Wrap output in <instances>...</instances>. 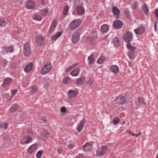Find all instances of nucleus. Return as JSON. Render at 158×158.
<instances>
[{"mask_svg":"<svg viewBox=\"0 0 158 158\" xmlns=\"http://www.w3.org/2000/svg\"><path fill=\"white\" fill-rule=\"evenodd\" d=\"M4 51L6 53L11 52L13 51L14 48L12 46L6 47L4 48Z\"/></svg>","mask_w":158,"mask_h":158,"instance_id":"a878e982","label":"nucleus"},{"mask_svg":"<svg viewBox=\"0 0 158 158\" xmlns=\"http://www.w3.org/2000/svg\"><path fill=\"white\" fill-rule=\"evenodd\" d=\"M142 10L145 14H147L148 12V9L146 4H144L142 8Z\"/></svg>","mask_w":158,"mask_h":158,"instance_id":"f704fd0d","label":"nucleus"},{"mask_svg":"<svg viewBox=\"0 0 158 158\" xmlns=\"http://www.w3.org/2000/svg\"><path fill=\"white\" fill-rule=\"evenodd\" d=\"M40 14L44 15H47L48 14V11L47 10L45 9L40 11Z\"/></svg>","mask_w":158,"mask_h":158,"instance_id":"c03bdc74","label":"nucleus"},{"mask_svg":"<svg viewBox=\"0 0 158 158\" xmlns=\"http://www.w3.org/2000/svg\"><path fill=\"white\" fill-rule=\"evenodd\" d=\"M79 39V34L78 32H75L73 36L72 41L73 43L76 44Z\"/></svg>","mask_w":158,"mask_h":158,"instance_id":"4468645a","label":"nucleus"},{"mask_svg":"<svg viewBox=\"0 0 158 158\" xmlns=\"http://www.w3.org/2000/svg\"><path fill=\"white\" fill-rule=\"evenodd\" d=\"M142 134V133L140 132H139L138 134H135L136 135H135V136H136V137H138V136H139V135H141V134Z\"/></svg>","mask_w":158,"mask_h":158,"instance_id":"680f3d73","label":"nucleus"},{"mask_svg":"<svg viewBox=\"0 0 158 158\" xmlns=\"http://www.w3.org/2000/svg\"><path fill=\"white\" fill-rule=\"evenodd\" d=\"M138 101L139 103L142 105H144L145 102L144 99L142 97H139L138 98Z\"/></svg>","mask_w":158,"mask_h":158,"instance_id":"ea45409f","label":"nucleus"},{"mask_svg":"<svg viewBox=\"0 0 158 158\" xmlns=\"http://www.w3.org/2000/svg\"><path fill=\"white\" fill-rule=\"evenodd\" d=\"M82 156L83 155L82 154H79L76 157V158H81Z\"/></svg>","mask_w":158,"mask_h":158,"instance_id":"052dcab7","label":"nucleus"},{"mask_svg":"<svg viewBox=\"0 0 158 158\" xmlns=\"http://www.w3.org/2000/svg\"><path fill=\"white\" fill-rule=\"evenodd\" d=\"M19 105L14 104L10 108V110L12 112H14L17 110L19 108Z\"/></svg>","mask_w":158,"mask_h":158,"instance_id":"5701e85b","label":"nucleus"},{"mask_svg":"<svg viewBox=\"0 0 158 158\" xmlns=\"http://www.w3.org/2000/svg\"><path fill=\"white\" fill-rule=\"evenodd\" d=\"M19 114L20 117L22 118H24L27 116V114L22 111H20L19 113Z\"/></svg>","mask_w":158,"mask_h":158,"instance_id":"58836bf2","label":"nucleus"},{"mask_svg":"<svg viewBox=\"0 0 158 158\" xmlns=\"http://www.w3.org/2000/svg\"><path fill=\"white\" fill-rule=\"evenodd\" d=\"M119 68L118 66L116 65H113L110 67V70L114 74L117 73L119 71Z\"/></svg>","mask_w":158,"mask_h":158,"instance_id":"6ab92c4d","label":"nucleus"},{"mask_svg":"<svg viewBox=\"0 0 158 158\" xmlns=\"http://www.w3.org/2000/svg\"><path fill=\"white\" fill-rule=\"evenodd\" d=\"M156 158H158V154L156 156Z\"/></svg>","mask_w":158,"mask_h":158,"instance_id":"338daca9","label":"nucleus"},{"mask_svg":"<svg viewBox=\"0 0 158 158\" xmlns=\"http://www.w3.org/2000/svg\"><path fill=\"white\" fill-rule=\"evenodd\" d=\"M36 40L37 44L39 45L42 44L44 41V38L41 35H37L36 38Z\"/></svg>","mask_w":158,"mask_h":158,"instance_id":"f3484780","label":"nucleus"},{"mask_svg":"<svg viewBox=\"0 0 158 158\" xmlns=\"http://www.w3.org/2000/svg\"><path fill=\"white\" fill-rule=\"evenodd\" d=\"M6 25V22L5 20L2 19L0 20V27H5Z\"/></svg>","mask_w":158,"mask_h":158,"instance_id":"4c0bfd02","label":"nucleus"},{"mask_svg":"<svg viewBox=\"0 0 158 158\" xmlns=\"http://www.w3.org/2000/svg\"><path fill=\"white\" fill-rule=\"evenodd\" d=\"M77 65V64H75L70 66L68 67L67 69H66L65 70V72H67L71 70H72L73 68L75 67Z\"/></svg>","mask_w":158,"mask_h":158,"instance_id":"c9c22d12","label":"nucleus"},{"mask_svg":"<svg viewBox=\"0 0 158 158\" xmlns=\"http://www.w3.org/2000/svg\"><path fill=\"white\" fill-rule=\"evenodd\" d=\"M8 127V124L6 123H2L0 125V127H1L2 128H4L5 129H6Z\"/></svg>","mask_w":158,"mask_h":158,"instance_id":"de8ad7c7","label":"nucleus"},{"mask_svg":"<svg viewBox=\"0 0 158 158\" xmlns=\"http://www.w3.org/2000/svg\"><path fill=\"white\" fill-rule=\"evenodd\" d=\"M67 146L69 148L71 149L74 147L73 143L71 142Z\"/></svg>","mask_w":158,"mask_h":158,"instance_id":"5fc2aeb1","label":"nucleus"},{"mask_svg":"<svg viewBox=\"0 0 158 158\" xmlns=\"http://www.w3.org/2000/svg\"><path fill=\"white\" fill-rule=\"evenodd\" d=\"M38 88L36 86H32L30 88V91L32 93H36L38 91Z\"/></svg>","mask_w":158,"mask_h":158,"instance_id":"7c9ffc66","label":"nucleus"},{"mask_svg":"<svg viewBox=\"0 0 158 158\" xmlns=\"http://www.w3.org/2000/svg\"><path fill=\"white\" fill-rule=\"evenodd\" d=\"M79 72L80 69H76L71 72V74L73 77H76L79 74Z\"/></svg>","mask_w":158,"mask_h":158,"instance_id":"bb28decb","label":"nucleus"},{"mask_svg":"<svg viewBox=\"0 0 158 158\" xmlns=\"http://www.w3.org/2000/svg\"><path fill=\"white\" fill-rule=\"evenodd\" d=\"M113 42L114 43H116V44H114L115 45L117 46L119 44V39L117 37L114 38V39H113Z\"/></svg>","mask_w":158,"mask_h":158,"instance_id":"a18cd8bd","label":"nucleus"},{"mask_svg":"<svg viewBox=\"0 0 158 158\" xmlns=\"http://www.w3.org/2000/svg\"><path fill=\"white\" fill-rule=\"evenodd\" d=\"M33 67L32 63H31L26 65V66L24 69L25 72H28L30 71L32 69Z\"/></svg>","mask_w":158,"mask_h":158,"instance_id":"c85d7f7f","label":"nucleus"},{"mask_svg":"<svg viewBox=\"0 0 158 158\" xmlns=\"http://www.w3.org/2000/svg\"><path fill=\"white\" fill-rule=\"evenodd\" d=\"M41 137L44 140H46L47 138L49 137V134L46 131H44L41 134Z\"/></svg>","mask_w":158,"mask_h":158,"instance_id":"c756f323","label":"nucleus"},{"mask_svg":"<svg viewBox=\"0 0 158 158\" xmlns=\"http://www.w3.org/2000/svg\"><path fill=\"white\" fill-rule=\"evenodd\" d=\"M76 10L78 14L80 15H82L85 13V8L81 5L77 6L76 7Z\"/></svg>","mask_w":158,"mask_h":158,"instance_id":"9d476101","label":"nucleus"},{"mask_svg":"<svg viewBox=\"0 0 158 158\" xmlns=\"http://www.w3.org/2000/svg\"><path fill=\"white\" fill-rule=\"evenodd\" d=\"M62 32L61 31H59L57 32L56 35L51 36V39L54 40H56L57 38H59L62 35Z\"/></svg>","mask_w":158,"mask_h":158,"instance_id":"b1692460","label":"nucleus"},{"mask_svg":"<svg viewBox=\"0 0 158 158\" xmlns=\"http://www.w3.org/2000/svg\"><path fill=\"white\" fill-rule=\"evenodd\" d=\"M154 27H155V30L156 31V28H157V26H156V25H155V26H154Z\"/></svg>","mask_w":158,"mask_h":158,"instance_id":"0e129e2a","label":"nucleus"},{"mask_svg":"<svg viewBox=\"0 0 158 158\" xmlns=\"http://www.w3.org/2000/svg\"><path fill=\"white\" fill-rule=\"evenodd\" d=\"M119 121V119L118 117H116L114 118L113 121V123L114 125L118 124Z\"/></svg>","mask_w":158,"mask_h":158,"instance_id":"37998d69","label":"nucleus"},{"mask_svg":"<svg viewBox=\"0 0 158 158\" xmlns=\"http://www.w3.org/2000/svg\"><path fill=\"white\" fill-rule=\"evenodd\" d=\"M107 148L106 146H103L98 149L97 152V154L98 156L101 157L103 156L105 153Z\"/></svg>","mask_w":158,"mask_h":158,"instance_id":"0eeeda50","label":"nucleus"},{"mask_svg":"<svg viewBox=\"0 0 158 158\" xmlns=\"http://www.w3.org/2000/svg\"><path fill=\"white\" fill-rule=\"evenodd\" d=\"M50 83V80L48 78H44L43 81V84L45 86L48 87Z\"/></svg>","mask_w":158,"mask_h":158,"instance_id":"473e14b6","label":"nucleus"},{"mask_svg":"<svg viewBox=\"0 0 158 158\" xmlns=\"http://www.w3.org/2000/svg\"><path fill=\"white\" fill-rule=\"evenodd\" d=\"M17 91L16 89H14L11 91V95H12L11 98L13 97L14 96L15 94H16L17 93Z\"/></svg>","mask_w":158,"mask_h":158,"instance_id":"603ef678","label":"nucleus"},{"mask_svg":"<svg viewBox=\"0 0 158 158\" xmlns=\"http://www.w3.org/2000/svg\"><path fill=\"white\" fill-rule=\"evenodd\" d=\"M85 122V119L84 118L80 122L77 128V130L78 132H80L81 131L83 127Z\"/></svg>","mask_w":158,"mask_h":158,"instance_id":"dca6fc26","label":"nucleus"},{"mask_svg":"<svg viewBox=\"0 0 158 158\" xmlns=\"http://www.w3.org/2000/svg\"><path fill=\"white\" fill-rule=\"evenodd\" d=\"M123 23L120 20H116L114 22L113 26L116 29H120L123 26Z\"/></svg>","mask_w":158,"mask_h":158,"instance_id":"ddd939ff","label":"nucleus"},{"mask_svg":"<svg viewBox=\"0 0 158 158\" xmlns=\"http://www.w3.org/2000/svg\"><path fill=\"white\" fill-rule=\"evenodd\" d=\"M127 132L128 134L132 135V136H135V134L132 133L131 131H127Z\"/></svg>","mask_w":158,"mask_h":158,"instance_id":"bf43d9fd","label":"nucleus"},{"mask_svg":"<svg viewBox=\"0 0 158 158\" xmlns=\"http://www.w3.org/2000/svg\"><path fill=\"white\" fill-rule=\"evenodd\" d=\"M85 80V77H82L79 78L77 81V83L78 85H82L84 84Z\"/></svg>","mask_w":158,"mask_h":158,"instance_id":"393cba45","label":"nucleus"},{"mask_svg":"<svg viewBox=\"0 0 158 158\" xmlns=\"http://www.w3.org/2000/svg\"><path fill=\"white\" fill-rule=\"evenodd\" d=\"M81 23L80 20L78 19L73 20L70 23L69 28L71 30L75 29L80 26Z\"/></svg>","mask_w":158,"mask_h":158,"instance_id":"f03ea898","label":"nucleus"},{"mask_svg":"<svg viewBox=\"0 0 158 158\" xmlns=\"http://www.w3.org/2000/svg\"><path fill=\"white\" fill-rule=\"evenodd\" d=\"M106 58L104 56H101L97 60V63L98 64H102L104 63L105 60Z\"/></svg>","mask_w":158,"mask_h":158,"instance_id":"72a5a7b5","label":"nucleus"},{"mask_svg":"<svg viewBox=\"0 0 158 158\" xmlns=\"http://www.w3.org/2000/svg\"><path fill=\"white\" fill-rule=\"evenodd\" d=\"M62 148L61 147H59L57 150L58 153L61 154L62 153Z\"/></svg>","mask_w":158,"mask_h":158,"instance_id":"864d4df0","label":"nucleus"},{"mask_svg":"<svg viewBox=\"0 0 158 158\" xmlns=\"http://www.w3.org/2000/svg\"><path fill=\"white\" fill-rule=\"evenodd\" d=\"M126 123V122L125 121H123L122 123V125H123L124 124H125Z\"/></svg>","mask_w":158,"mask_h":158,"instance_id":"69168bd1","label":"nucleus"},{"mask_svg":"<svg viewBox=\"0 0 158 158\" xmlns=\"http://www.w3.org/2000/svg\"><path fill=\"white\" fill-rule=\"evenodd\" d=\"M44 122L45 123H46V119H45V120H44Z\"/></svg>","mask_w":158,"mask_h":158,"instance_id":"774afa93","label":"nucleus"},{"mask_svg":"<svg viewBox=\"0 0 158 158\" xmlns=\"http://www.w3.org/2000/svg\"><path fill=\"white\" fill-rule=\"evenodd\" d=\"M33 18L34 19L38 21L41 20L42 19L41 16L38 15H35L33 17Z\"/></svg>","mask_w":158,"mask_h":158,"instance_id":"8fccbe9b","label":"nucleus"},{"mask_svg":"<svg viewBox=\"0 0 158 158\" xmlns=\"http://www.w3.org/2000/svg\"><path fill=\"white\" fill-rule=\"evenodd\" d=\"M35 7L34 2L32 1L29 0L26 3V7L28 9H31L34 8Z\"/></svg>","mask_w":158,"mask_h":158,"instance_id":"f8f14e48","label":"nucleus"},{"mask_svg":"<svg viewBox=\"0 0 158 158\" xmlns=\"http://www.w3.org/2000/svg\"><path fill=\"white\" fill-rule=\"evenodd\" d=\"M112 12L114 15H116V17L118 18V16L119 13V9L116 6H113L112 8Z\"/></svg>","mask_w":158,"mask_h":158,"instance_id":"4be33fe9","label":"nucleus"},{"mask_svg":"<svg viewBox=\"0 0 158 158\" xmlns=\"http://www.w3.org/2000/svg\"><path fill=\"white\" fill-rule=\"evenodd\" d=\"M92 147L90 143L87 142L83 147L84 150L85 152H88L90 151L92 148Z\"/></svg>","mask_w":158,"mask_h":158,"instance_id":"aec40b11","label":"nucleus"},{"mask_svg":"<svg viewBox=\"0 0 158 158\" xmlns=\"http://www.w3.org/2000/svg\"><path fill=\"white\" fill-rule=\"evenodd\" d=\"M70 81V78L69 77H67L63 79V83L67 84L69 83Z\"/></svg>","mask_w":158,"mask_h":158,"instance_id":"a19ab883","label":"nucleus"},{"mask_svg":"<svg viewBox=\"0 0 158 158\" xmlns=\"http://www.w3.org/2000/svg\"><path fill=\"white\" fill-rule=\"evenodd\" d=\"M94 55L93 54H92L90 56L88 57V60L89 64H92L94 62Z\"/></svg>","mask_w":158,"mask_h":158,"instance_id":"2f4dec72","label":"nucleus"},{"mask_svg":"<svg viewBox=\"0 0 158 158\" xmlns=\"http://www.w3.org/2000/svg\"><path fill=\"white\" fill-rule=\"evenodd\" d=\"M31 137L29 136L24 137L22 139L21 143L23 145H25L30 143L32 141Z\"/></svg>","mask_w":158,"mask_h":158,"instance_id":"6e6552de","label":"nucleus"},{"mask_svg":"<svg viewBox=\"0 0 158 158\" xmlns=\"http://www.w3.org/2000/svg\"><path fill=\"white\" fill-rule=\"evenodd\" d=\"M144 31V28L143 27L138 28L134 30V31L136 34L141 35L142 34Z\"/></svg>","mask_w":158,"mask_h":158,"instance_id":"412c9836","label":"nucleus"},{"mask_svg":"<svg viewBox=\"0 0 158 158\" xmlns=\"http://www.w3.org/2000/svg\"><path fill=\"white\" fill-rule=\"evenodd\" d=\"M7 62V61L6 60H3L1 62L2 65L3 67H5L6 66Z\"/></svg>","mask_w":158,"mask_h":158,"instance_id":"3c124183","label":"nucleus"},{"mask_svg":"<svg viewBox=\"0 0 158 158\" xmlns=\"http://www.w3.org/2000/svg\"><path fill=\"white\" fill-rule=\"evenodd\" d=\"M155 14L156 16L157 17H158V9H156L155 10Z\"/></svg>","mask_w":158,"mask_h":158,"instance_id":"13d9d810","label":"nucleus"},{"mask_svg":"<svg viewBox=\"0 0 158 158\" xmlns=\"http://www.w3.org/2000/svg\"><path fill=\"white\" fill-rule=\"evenodd\" d=\"M116 101L118 103L120 104H123L127 101L126 97L125 96H120L117 97Z\"/></svg>","mask_w":158,"mask_h":158,"instance_id":"1a4fd4ad","label":"nucleus"},{"mask_svg":"<svg viewBox=\"0 0 158 158\" xmlns=\"http://www.w3.org/2000/svg\"><path fill=\"white\" fill-rule=\"evenodd\" d=\"M13 80L10 77H8L5 79L2 84V86L4 87H6V86H9L10 85Z\"/></svg>","mask_w":158,"mask_h":158,"instance_id":"9b49d317","label":"nucleus"},{"mask_svg":"<svg viewBox=\"0 0 158 158\" xmlns=\"http://www.w3.org/2000/svg\"><path fill=\"white\" fill-rule=\"evenodd\" d=\"M38 147V145L36 143H34L31 146H30L28 149L27 150V153L29 154H31L35 152L36 149Z\"/></svg>","mask_w":158,"mask_h":158,"instance_id":"423d86ee","label":"nucleus"},{"mask_svg":"<svg viewBox=\"0 0 158 158\" xmlns=\"http://www.w3.org/2000/svg\"><path fill=\"white\" fill-rule=\"evenodd\" d=\"M41 3H42V4L43 5H44L46 4V3H45V2H44V0H42V2H41Z\"/></svg>","mask_w":158,"mask_h":158,"instance_id":"e2e57ef3","label":"nucleus"},{"mask_svg":"<svg viewBox=\"0 0 158 158\" xmlns=\"http://www.w3.org/2000/svg\"><path fill=\"white\" fill-rule=\"evenodd\" d=\"M133 38V35L132 33L128 31H127L124 34L123 39L126 42L129 43L132 40Z\"/></svg>","mask_w":158,"mask_h":158,"instance_id":"39448f33","label":"nucleus"},{"mask_svg":"<svg viewBox=\"0 0 158 158\" xmlns=\"http://www.w3.org/2000/svg\"><path fill=\"white\" fill-rule=\"evenodd\" d=\"M127 48L130 50L128 52V56L131 59H133L134 54V51L135 49V48L132 46L131 43H128L127 44Z\"/></svg>","mask_w":158,"mask_h":158,"instance_id":"f257e3e1","label":"nucleus"},{"mask_svg":"<svg viewBox=\"0 0 158 158\" xmlns=\"http://www.w3.org/2000/svg\"><path fill=\"white\" fill-rule=\"evenodd\" d=\"M60 110L62 113H65L66 111V109L65 107L63 106L61 108Z\"/></svg>","mask_w":158,"mask_h":158,"instance_id":"6e6d98bb","label":"nucleus"},{"mask_svg":"<svg viewBox=\"0 0 158 158\" xmlns=\"http://www.w3.org/2000/svg\"><path fill=\"white\" fill-rule=\"evenodd\" d=\"M87 83L89 86L92 83V81L91 79H89L87 81Z\"/></svg>","mask_w":158,"mask_h":158,"instance_id":"4d7b16f0","label":"nucleus"},{"mask_svg":"<svg viewBox=\"0 0 158 158\" xmlns=\"http://www.w3.org/2000/svg\"><path fill=\"white\" fill-rule=\"evenodd\" d=\"M52 68V66L48 64L45 65L41 70V73L43 74H45L49 72Z\"/></svg>","mask_w":158,"mask_h":158,"instance_id":"7ed1b4c3","label":"nucleus"},{"mask_svg":"<svg viewBox=\"0 0 158 158\" xmlns=\"http://www.w3.org/2000/svg\"><path fill=\"white\" fill-rule=\"evenodd\" d=\"M24 53L25 56H28L31 54V46L28 43H26L24 47Z\"/></svg>","mask_w":158,"mask_h":158,"instance_id":"20e7f679","label":"nucleus"},{"mask_svg":"<svg viewBox=\"0 0 158 158\" xmlns=\"http://www.w3.org/2000/svg\"><path fill=\"white\" fill-rule=\"evenodd\" d=\"M57 24V22L56 20H53L52 21L51 26L49 29V33H51L53 31Z\"/></svg>","mask_w":158,"mask_h":158,"instance_id":"2eb2a0df","label":"nucleus"},{"mask_svg":"<svg viewBox=\"0 0 158 158\" xmlns=\"http://www.w3.org/2000/svg\"><path fill=\"white\" fill-rule=\"evenodd\" d=\"M43 153V151L42 150L39 151L36 153V157L37 158H40Z\"/></svg>","mask_w":158,"mask_h":158,"instance_id":"79ce46f5","label":"nucleus"},{"mask_svg":"<svg viewBox=\"0 0 158 158\" xmlns=\"http://www.w3.org/2000/svg\"><path fill=\"white\" fill-rule=\"evenodd\" d=\"M69 97L70 98H73L75 97L77 95V90H69L68 92Z\"/></svg>","mask_w":158,"mask_h":158,"instance_id":"a211bd4d","label":"nucleus"},{"mask_svg":"<svg viewBox=\"0 0 158 158\" xmlns=\"http://www.w3.org/2000/svg\"><path fill=\"white\" fill-rule=\"evenodd\" d=\"M109 27L107 25L104 24L102 25L101 28V31L103 33H105L108 31Z\"/></svg>","mask_w":158,"mask_h":158,"instance_id":"cd10ccee","label":"nucleus"},{"mask_svg":"<svg viewBox=\"0 0 158 158\" xmlns=\"http://www.w3.org/2000/svg\"><path fill=\"white\" fill-rule=\"evenodd\" d=\"M69 10V7L68 6H66L64 7L63 10V14L65 15L67 14Z\"/></svg>","mask_w":158,"mask_h":158,"instance_id":"49530a36","label":"nucleus"},{"mask_svg":"<svg viewBox=\"0 0 158 158\" xmlns=\"http://www.w3.org/2000/svg\"><path fill=\"white\" fill-rule=\"evenodd\" d=\"M97 36L96 35L93 38H91L90 39V42L93 45H94L97 41Z\"/></svg>","mask_w":158,"mask_h":158,"instance_id":"e433bc0d","label":"nucleus"},{"mask_svg":"<svg viewBox=\"0 0 158 158\" xmlns=\"http://www.w3.org/2000/svg\"><path fill=\"white\" fill-rule=\"evenodd\" d=\"M138 5V2L135 1L132 3L131 5V7L133 9H135L137 7Z\"/></svg>","mask_w":158,"mask_h":158,"instance_id":"09e8293b","label":"nucleus"}]
</instances>
